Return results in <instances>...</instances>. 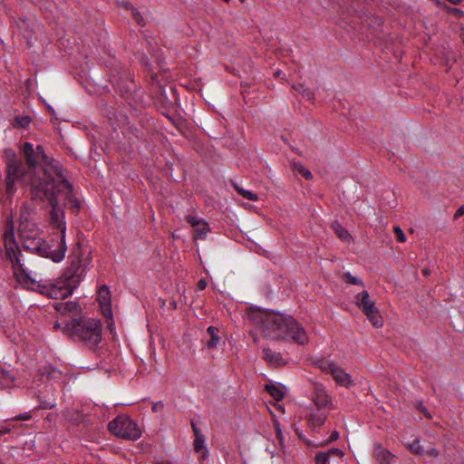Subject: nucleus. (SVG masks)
Masks as SVG:
<instances>
[{
	"label": "nucleus",
	"instance_id": "obj_1",
	"mask_svg": "<svg viewBox=\"0 0 464 464\" xmlns=\"http://www.w3.org/2000/svg\"><path fill=\"white\" fill-rule=\"evenodd\" d=\"M22 152L25 159L27 168L23 160L17 157L12 149L5 150L6 162L5 190L8 195H12L16 190L15 182L21 181L31 188V196L34 183L39 181L42 184H47L56 179L54 171L46 173L47 167L60 164L57 160L50 159L44 150L43 146L37 145L34 148L31 142H24L22 146Z\"/></svg>",
	"mask_w": 464,
	"mask_h": 464
},
{
	"label": "nucleus",
	"instance_id": "obj_2",
	"mask_svg": "<svg viewBox=\"0 0 464 464\" xmlns=\"http://www.w3.org/2000/svg\"><path fill=\"white\" fill-rule=\"evenodd\" d=\"M59 230L56 238H52L50 242L44 240L40 237V228L33 218V208L27 204H23L20 209L19 234L23 238V246L32 253H36L40 256L51 259L54 263L62 262L65 257L67 246L65 242L66 224L58 222L53 226Z\"/></svg>",
	"mask_w": 464,
	"mask_h": 464
},
{
	"label": "nucleus",
	"instance_id": "obj_3",
	"mask_svg": "<svg viewBox=\"0 0 464 464\" xmlns=\"http://www.w3.org/2000/svg\"><path fill=\"white\" fill-rule=\"evenodd\" d=\"M54 171L56 179L47 184H42L39 181L34 183L33 190V199L47 200L50 204L51 222L53 226H57L58 222H64L60 218L62 211V202L73 214H77L81 208V202L72 194V187L66 179L64 169L61 164H53L47 167L46 173Z\"/></svg>",
	"mask_w": 464,
	"mask_h": 464
},
{
	"label": "nucleus",
	"instance_id": "obj_4",
	"mask_svg": "<svg viewBox=\"0 0 464 464\" xmlns=\"http://www.w3.org/2000/svg\"><path fill=\"white\" fill-rule=\"evenodd\" d=\"M248 316L267 339L292 341L299 345L308 343V335L304 327L292 316L261 309L250 310Z\"/></svg>",
	"mask_w": 464,
	"mask_h": 464
},
{
	"label": "nucleus",
	"instance_id": "obj_5",
	"mask_svg": "<svg viewBox=\"0 0 464 464\" xmlns=\"http://www.w3.org/2000/svg\"><path fill=\"white\" fill-rule=\"evenodd\" d=\"M85 268L79 256L71 258L70 266L60 278L49 285H39L40 293L53 299H64L72 295L73 290L80 285Z\"/></svg>",
	"mask_w": 464,
	"mask_h": 464
},
{
	"label": "nucleus",
	"instance_id": "obj_6",
	"mask_svg": "<svg viewBox=\"0 0 464 464\" xmlns=\"http://www.w3.org/2000/svg\"><path fill=\"white\" fill-rule=\"evenodd\" d=\"M63 331L78 338L91 348L102 341V322L94 318L72 319L66 323Z\"/></svg>",
	"mask_w": 464,
	"mask_h": 464
},
{
	"label": "nucleus",
	"instance_id": "obj_7",
	"mask_svg": "<svg viewBox=\"0 0 464 464\" xmlns=\"http://www.w3.org/2000/svg\"><path fill=\"white\" fill-rule=\"evenodd\" d=\"M106 66L110 69V82L120 92L128 95L135 89L130 72L121 63L113 60L107 62Z\"/></svg>",
	"mask_w": 464,
	"mask_h": 464
},
{
	"label": "nucleus",
	"instance_id": "obj_8",
	"mask_svg": "<svg viewBox=\"0 0 464 464\" xmlns=\"http://www.w3.org/2000/svg\"><path fill=\"white\" fill-rule=\"evenodd\" d=\"M108 429L115 436L126 440H136L141 435V431L137 423L129 416L124 415H120L110 421Z\"/></svg>",
	"mask_w": 464,
	"mask_h": 464
},
{
	"label": "nucleus",
	"instance_id": "obj_9",
	"mask_svg": "<svg viewBox=\"0 0 464 464\" xmlns=\"http://www.w3.org/2000/svg\"><path fill=\"white\" fill-rule=\"evenodd\" d=\"M355 304L367 316L372 325L375 327L382 325V318L380 315L379 310L375 306V303L370 299L367 291H362L355 295Z\"/></svg>",
	"mask_w": 464,
	"mask_h": 464
},
{
	"label": "nucleus",
	"instance_id": "obj_10",
	"mask_svg": "<svg viewBox=\"0 0 464 464\" xmlns=\"http://www.w3.org/2000/svg\"><path fill=\"white\" fill-rule=\"evenodd\" d=\"M20 250L18 246L14 243V246H6V257L12 264L14 275L17 278L24 282L35 283L34 279H32L30 275L24 268L23 264L20 260Z\"/></svg>",
	"mask_w": 464,
	"mask_h": 464
},
{
	"label": "nucleus",
	"instance_id": "obj_11",
	"mask_svg": "<svg viewBox=\"0 0 464 464\" xmlns=\"http://www.w3.org/2000/svg\"><path fill=\"white\" fill-rule=\"evenodd\" d=\"M191 428L193 430V434L195 436L194 440V450L197 453H201V459H206L208 457V450L206 449V439L202 434L201 430L197 426L195 420L190 421Z\"/></svg>",
	"mask_w": 464,
	"mask_h": 464
},
{
	"label": "nucleus",
	"instance_id": "obj_12",
	"mask_svg": "<svg viewBox=\"0 0 464 464\" xmlns=\"http://www.w3.org/2000/svg\"><path fill=\"white\" fill-rule=\"evenodd\" d=\"M306 419L311 430L314 432H317L320 430L321 427L325 424L327 414L320 409H317L315 411L309 413Z\"/></svg>",
	"mask_w": 464,
	"mask_h": 464
},
{
	"label": "nucleus",
	"instance_id": "obj_13",
	"mask_svg": "<svg viewBox=\"0 0 464 464\" xmlns=\"http://www.w3.org/2000/svg\"><path fill=\"white\" fill-rule=\"evenodd\" d=\"M53 308L63 315H77L81 312L80 305L72 301L55 302Z\"/></svg>",
	"mask_w": 464,
	"mask_h": 464
},
{
	"label": "nucleus",
	"instance_id": "obj_14",
	"mask_svg": "<svg viewBox=\"0 0 464 464\" xmlns=\"http://www.w3.org/2000/svg\"><path fill=\"white\" fill-rule=\"evenodd\" d=\"M313 401L317 409L324 408L329 402V397L321 384H315L314 387Z\"/></svg>",
	"mask_w": 464,
	"mask_h": 464
},
{
	"label": "nucleus",
	"instance_id": "obj_15",
	"mask_svg": "<svg viewBox=\"0 0 464 464\" xmlns=\"http://www.w3.org/2000/svg\"><path fill=\"white\" fill-rule=\"evenodd\" d=\"M262 353V358L272 366L279 367L285 364L280 353L272 351L269 348H264Z\"/></svg>",
	"mask_w": 464,
	"mask_h": 464
},
{
	"label": "nucleus",
	"instance_id": "obj_16",
	"mask_svg": "<svg viewBox=\"0 0 464 464\" xmlns=\"http://www.w3.org/2000/svg\"><path fill=\"white\" fill-rule=\"evenodd\" d=\"M373 455L380 464H392V461L394 459V455H392L388 450L382 448L380 444L375 445Z\"/></svg>",
	"mask_w": 464,
	"mask_h": 464
},
{
	"label": "nucleus",
	"instance_id": "obj_17",
	"mask_svg": "<svg viewBox=\"0 0 464 464\" xmlns=\"http://www.w3.org/2000/svg\"><path fill=\"white\" fill-rule=\"evenodd\" d=\"M331 375L333 376L334 380L338 383L339 385L349 387L352 383L351 377L348 373H346L342 368H340L338 365L335 366L334 371L332 372Z\"/></svg>",
	"mask_w": 464,
	"mask_h": 464
},
{
	"label": "nucleus",
	"instance_id": "obj_18",
	"mask_svg": "<svg viewBox=\"0 0 464 464\" xmlns=\"http://www.w3.org/2000/svg\"><path fill=\"white\" fill-rule=\"evenodd\" d=\"M342 456L343 452L341 450L333 448L328 451H319L314 458L315 464H329V458L331 455Z\"/></svg>",
	"mask_w": 464,
	"mask_h": 464
},
{
	"label": "nucleus",
	"instance_id": "obj_19",
	"mask_svg": "<svg viewBox=\"0 0 464 464\" xmlns=\"http://www.w3.org/2000/svg\"><path fill=\"white\" fill-rule=\"evenodd\" d=\"M219 330L215 326H208L207 329V334L209 336V339L206 341V345L208 348L212 349L217 347V345L220 342V337L218 335Z\"/></svg>",
	"mask_w": 464,
	"mask_h": 464
},
{
	"label": "nucleus",
	"instance_id": "obj_20",
	"mask_svg": "<svg viewBox=\"0 0 464 464\" xmlns=\"http://www.w3.org/2000/svg\"><path fill=\"white\" fill-rule=\"evenodd\" d=\"M68 420L77 426L82 425L83 428L88 427L89 420L79 411H73L69 413Z\"/></svg>",
	"mask_w": 464,
	"mask_h": 464
},
{
	"label": "nucleus",
	"instance_id": "obj_21",
	"mask_svg": "<svg viewBox=\"0 0 464 464\" xmlns=\"http://www.w3.org/2000/svg\"><path fill=\"white\" fill-rule=\"evenodd\" d=\"M292 170L295 175H301L306 180L313 179L312 172L299 162H294L292 164Z\"/></svg>",
	"mask_w": 464,
	"mask_h": 464
},
{
	"label": "nucleus",
	"instance_id": "obj_22",
	"mask_svg": "<svg viewBox=\"0 0 464 464\" xmlns=\"http://www.w3.org/2000/svg\"><path fill=\"white\" fill-rule=\"evenodd\" d=\"M210 228L207 222L202 223L201 225L194 227V240H203L207 237Z\"/></svg>",
	"mask_w": 464,
	"mask_h": 464
},
{
	"label": "nucleus",
	"instance_id": "obj_23",
	"mask_svg": "<svg viewBox=\"0 0 464 464\" xmlns=\"http://www.w3.org/2000/svg\"><path fill=\"white\" fill-rule=\"evenodd\" d=\"M98 300L102 306H109L111 304V292L106 285L100 287Z\"/></svg>",
	"mask_w": 464,
	"mask_h": 464
},
{
	"label": "nucleus",
	"instance_id": "obj_24",
	"mask_svg": "<svg viewBox=\"0 0 464 464\" xmlns=\"http://www.w3.org/2000/svg\"><path fill=\"white\" fill-rule=\"evenodd\" d=\"M314 363L320 370L330 374L337 365L334 362L327 360L325 358L318 359Z\"/></svg>",
	"mask_w": 464,
	"mask_h": 464
},
{
	"label": "nucleus",
	"instance_id": "obj_25",
	"mask_svg": "<svg viewBox=\"0 0 464 464\" xmlns=\"http://www.w3.org/2000/svg\"><path fill=\"white\" fill-rule=\"evenodd\" d=\"M14 376L10 371L0 368V386L1 387H7V386L11 385L14 382Z\"/></svg>",
	"mask_w": 464,
	"mask_h": 464
},
{
	"label": "nucleus",
	"instance_id": "obj_26",
	"mask_svg": "<svg viewBox=\"0 0 464 464\" xmlns=\"http://www.w3.org/2000/svg\"><path fill=\"white\" fill-rule=\"evenodd\" d=\"M293 88L298 92L300 93L303 98L306 99L307 101H313L314 98V92L308 88V87H305L304 84H298V85H294Z\"/></svg>",
	"mask_w": 464,
	"mask_h": 464
},
{
	"label": "nucleus",
	"instance_id": "obj_27",
	"mask_svg": "<svg viewBox=\"0 0 464 464\" xmlns=\"http://www.w3.org/2000/svg\"><path fill=\"white\" fill-rule=\"evenodd\" d=\"M120 5L124 6L126 9H130L131 10V14H132V17L135 20V22L139 25H144V21H143V18H142L141 14L135 8H133V6H132V5L130 3L126 2V1H122L121 3H120Z\"/></svg>",
	"mask_w": 464,
	"mask_h": 464
},
{
	"label": "nucleus",
	"instance_id": "obj_28",
	"mask_svg": "<svg viewBox=\"0 0 464 464\" xmlns=\"http://www.w3.org/2000/svg\"><path fill=\"white\" fill-rule=\"evenodd\" d=\"M332 227L340 239H342L343 241H349V239L351 238V236H350L349 232L347 231V229H345L343 227H342L338 223H334L332 225Z\"/></svg>",
	"mask_w": 464,
	"mask_h": 464
},
{
	"label": "nucleus",
	"instance_id": "obj_29",
	"mask_svg": "<svg viewBox=\"0 0 464 464\" xmlns=\"http://www.w3.org/2000/svg\"><path fill=\"white\" fill-rule=\"evenodd\" d=\"M295 433L297 434V436L305 441L306 444L308 445H313L311 441L309 440H305L304 438H303V434L298 430H295ZM339 438V432L334 430L332 432L331 436L324 442H320V443H316V444H314V446H320V445H324V444H327V443H330V442H333L336 440H338Z\"/></svg>",
	"mask_w": 464,
	"mask_h": 464
},
{
	"label": "nucleus",
	"instance_id": "obj_30",
	"mask_svg": "<svg viewBox=\"0 0 464 464\" xmlns=\"http://www.w3.org/2000/svg\"><path fill=\"white\" fill-rule=\"evenodd\" d=\"M266 392L276 400L279 401L284 397V392L281 388L275 384H267L266 386Z\"/></svg>",
	"mask_w": 464,
	"mask_h": 464
},
{
	"label": "nucleus",
	"instance_id": "obj_31",
	"mask_svg": "<svg viewBox=\"0 0 464 464\" xmlns=\"http://www.w3.org/2000/svg\"><path fill=\"white\" fill-rule=\"evenodd\" d=\"M343 280L351 285H363V282L361 278L353 276L350 272H346L343 275Z\"/></svg>",
	"mask_w": 464,
	"mask_h": 464
},
{
	"label": "nucleus",
	"instance_id": "obj_32",
	"mask_svg": "<svg viewBox=\"0 0 464 464\" xmlns=\"http://www.w3.org/2000/svg\"><path fill=\"white\" fill-rule=\"evenodd\" d=\"M236 189L238 192V194H240L242 197H244L246 199H249L252 201H256L258 199L257 195L250 190H247V189H245L242 188H238V187H236Z\"/></svg>",
	"mask_w": 464,
	"mask_h": 464
},
{
	"label": "nucleus",
	"instance_id": "obj_33",
	"mask_svg": "<svg viewBox=\"0 0 464 464\" xmlns=\"http://www.w3.org/2000/svg\"><path fill=\"white\" fill-rule=\"evenodd\" d=\"M14 121L16 126L27 128L31 122V118L29 116H16Z\"/></svg>",
	"mask_w": 464,
	"mask_h": 464
},
{
	"label": "nucleus",
	"instance_id": "obj_34",
	"mask_svg": "<svg viewBox=\"0 0 464 464\" xmlns=\"http://www.w3.org/2000/svg\"><path fill=\"white\" fill-rule=\"evenodd\" d=\"M409 450L416 455H420L423 453V449L420 444V440L418 439L414 440L410 445Z\"/></svg>",
	"mask_w": 464,
	"mask_h": 464
},
{
	"label": "nucleus",
	"instance_id": "obj_35",
	"mask_svg": "<svg viewBox=\"0 0 464 464\" xmlns=\"http://www.w3.org/2000/svg\"><path fill=\"white\" fill-rule=\"evenodd\" d=\"M187 222L189 223L191 227H196L204 223L205 221L200 218H198L197 217L188 216Z\"/></svg>",
	"mask_w": 464,
	"mask_h": 464
},
{
	"label": "nucleus",
	"instance_id": "obj_36",
	"mask_svg": "<svg viewBox=\"0 0 464 464\" xmlns=\"http://www.w3.org/2000/svg\"><path fill=\"white\" fill-rule=\"evenodd\" d=\"M394 234H395L397 241L401 242V243L406 241V236L404 235L403 231L399 227H394Z\"/></svg>",
	"mask_w": 464,
	"mask_h": 464
},
{
	"label": "nucleus",
	"instance_id": "obj_37",
	"mask_svg": "<svg viewBox=\"0 0 464 464\" xmlns=\"http://www.w3.org/2000/svg\"><path fill=\"white\" fill-rule=\"evenodd\" d=\"M31 418H32V415L30 412H24V413L15 416L14 419H12L10 420L11 421H13V420H31Z\"/></svg>",
	"mask_w": 464,
	"mask_h": 464
},
{
	"label": "nucleus",
	"instance_id": "obj_38",
	"mask_svg": "<svg viewBox=\"0 0 464 464\" xmlns=\"http://www.w3.org/2000/svg\"><path fill=\"white\" fill-rule=\"evenodd\" d=\"M11 430L12 428L9 425L2 426L0 428V436L10 433Z\"/></svg>",
	"mask_w": 464,
	"mask_h": 464
},
{
	"label": "nucleus",
	"instance_id": "obj_39",
	"mask_svg": "<svg viewBox=\"0 0 464 464\" xmlns=\"http://www.w3.org/2000/svg\"><path fill=\"white\" fill-rule=\"evenodd\" d=\"M464 215V205L460 206L455 212L454 218H459Z\"/></svg>",
	"mask_w": 464,
	"mask_h": 464
},
{
	"label": "nucleus",
	"instance_id": "obj_40",
	"mask_svg": "<svg viewBox=\"0 0 464 464\" xmlns=\"http://www.w3.org/2000/svg\"><path fill=\"white\" fill-rule=\"evenodd\" d=\"M276 437H277L279 442L282 443L283 442V434H282V431H281L278 424H276Z\"/></svg>",
	"mask_w": 464,
	"mask_h": 464
},
{
	"label": "nucleus",
	"instance_id": "obj_41",
	"mask_svg": "<svg viewBox=\"0 0 464 464\" xmlns=\"http://www.w3.org/2000/svg\"><path fill=\"white\" fill-rule=\"evenodd\" d=\"M163 408V404L161 402H155L153 405H152V411L154 412H158L160 410H161Z\"/></svg>",
	"mask_w": 464,
	"mask_h": 464
},
{
	"label": "nucleus",
	"instance_id": "obj_42",
	"mask_svg": "<svg viewBox=\"0 0 464 464\" xmlns=\"http://www.w3.org/2000/svg\"><path fill=\"white\" fill-rule=\"evenodd\" d=\"M427 454L430 457H437L439 455V450L432 448L427 450Z\"/></svg>",
	"mask_w": 464,
	"mask_h": 464
},
{
	"label": "nucleus",
	"instance_id": "obj_43",
	"mask_svg": "<svg viewBox=\"0 0 464 464\" xmlns=\"http://www.w3.org/2000/svg\"><path fill=\"white\" fill-rule=\"evenodd\" d=\"M54 406H55L54 402H46V401L43 402L42 405H41V407L44 408V409H52Z\"/></svg>",
	"mask_w": 464,
	"mask_h": 464
},
{
	"label": "nucleus",
	"instance_id": "obj_44",
	"mask_svg": "<svg viewBox=\"0 0 464 464\" xmlns=\"http://www.w3.org/2000/svg\"><path fill=\"white\" fill-rule=\"evenodd\" d=\"M206 285H207V283H206V281H205V280H200V281L198 282V288H199L200 290L205 289V288H206Z\"/></svg>",
	"mask_w": 464,
	"mask_h": 464
},
{
	"label": "nucleus",
	"instance_id": "obj_45",
	"mask_svg": "<svg viewBox=\"0 0 464 464\" xmlns=\"http://www.w3.org/2000/svg\"><path fill=\"white\" fill-rule=\"evenodd\" d=\"M447 1L450 2L452 5H457L461 4L462 0H447Z\"/></svg>",
	"mask_w": 464,
	"mask_h": 464
},
{
	"label": "nucleus",
	"instance_id": "obj_46",
	"mask_svg": "<svg viewBox=\"0 0 464 464\" xmlns=\"http://www.w3.org/2000/svg\"><path fill=\"white\" fill-rule=\"evenodd\" d=\"M282 73H283V72H282L281 71H277V72H276V77H279V76H281V74H282Z\"/></svg>",
	"mask_w": 464,
	"mask_h": 464
},
{
	"label": "nucleus",
	"instance_id": "obj_47",
	"mask_svg": "<svg viewBox=\"0 0 464 464\" xmlns=\"http://www.w3.org/2000/svg\"><path fill=\"white\" fill-rule=\"evenodd\" d=\"M422 273H423L424 275H426V276H427V275H429V271H428L427 269H423V270H422Z\"/></svg>",
	"mask_w": 464,
	"mask_h": 464
},
{
	"label": "nucleus",
	"instance_id": "obj_48",
	"mask_svg": "<svg viewBox=\"0 0 464 464\" xmlns=\"http://www.w3.org/2000/svg\"><path fill=\"white\" fill-rule=\"evenodd\" d=\"M60 327H61V326H60V324H55V328H60Z\"/></svg>",
	"mask_w": 464,
	"mask_h": 464
},
{
	"label": "nucleus",
	"instance_id": "obj_49",
	"mask_svg": "<svg viewBox=\"0 0 464 464\" xmlns=\"http://www.w3.org/2000/svg\"><path fill=\"white\" fill-rule=\"evenodd\" d=\"M223 1L228 3L230 0H223Z\"/></svg>",
	"mask_w": 464,
	"mask_h": 464
},
{
	"label": "nucleus",
	"instance_id": "obj_50",
	"mask_svg": "<svg viewBox=\"0 0 464 464\" xmlns=\"http://www.w3.org/2000/svg\"><path fill=\"white\" fill-rule=\"evenodd\" d=\"M241 3H244L246 0H239Z\"/></svg>",
	"mask_w": 464,
	"mask_h": 464
},
{
	"label": "nucleus",
	"instance_id": "obj_51",
	"mask_svg": "<svg viewBox=\"0 0 464 464\" xmlns=\"http://www.w3.org/2000/svg\"><path fill=\"white\" fill-rule=\"evenodd\" d=\"M0 464H3L2 460L0 459Z\"/></svg>",
	"mask_w": 464,
	"mask_h": 464
}]
</instances>
